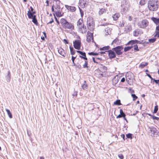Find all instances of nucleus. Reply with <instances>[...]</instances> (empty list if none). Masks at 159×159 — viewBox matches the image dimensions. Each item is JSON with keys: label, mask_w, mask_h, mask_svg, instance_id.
<instances>
[{"label": "nucleus", "mask_w": 159, "mask_h": 159, "mask_svg": "<svg viewBox=\"0 0 159 159\" xmlns=\"http://www.w3.org/2000/svg\"><path fill=\"white\" fill-rule=\"evenodd\" d=\"M159 2L158 0H149L148 2V7L150 11H154L157 10L158 8Z\"/></svg>", "instance_id": "obj_1"}, {"label": "nucleus", "mask_w": 159, "mask_h": 159, "mask_svg": "<svg viewBox=\"0 0 159 159\" xmlns=\"http://www.w3.org/2000/svg\"><path fill=\"white\" fill-rule=\"evenodd\" d=\"M60 23L62 27L65 29H74V26L71 23L67 21L66 19L62 18L60 20Z\"/></svg>", "instance_id": "obj_2"}, {"label": "nucleus", "mask_w": 159, "mask_h": 159, "mask_svg": "<svg viewBox=\"0 0 159 159\" xmlns=\"http://www.w3.org/2000/svg\"><path fill=\"white\" fill-rule=\"evenodd\" d=\"M77 27L79 31L82 34L85 33L87 31L86 27L84 26L82 19H80L77 22Z\"/></svg>", "instance_id": "obj_3"}, {"label": "nucleus", "mask_w": 159, "mask_h": 159, "mask_svg": "<svg viewBox=\"0 0 159 159\" xmlns=\"http://www.w3.org/2000/svg\"><path fill=\"white\" fill-rule=\"evenodd\" d=\"M87 24L88 29L91 31H93L94 28V23L93 18L91 17L87 18Z\"/></svg>", "instance_id": "obj_4"}, {"label": "nucleus", "mask_w": 159, "mask_h": 159, "mask_svg": "<svg viewBox=\"0 0 159 159\" xmlns=\"http://www.w3.org/2000/svg\"><path fill=\"white\" fill-rule=\"evenodd\" d=\"M121 7L123 12H125L129 9V5L127 0H123L121 2Z\"/></svg>", "instance_id": "obj_5"}, {"label": "nucleus", "mask_w": 159, "mask_h": 159, "mask_svg": "<svg viewBox=\"0 0 159 159\" xmlns=\"http://www.w3.org/2000/svg\"><path fill=\"white\" fill-rule=\"evenodd\" d=\"M138 40H130L126 45L131 44L132 46L133 47L132 50L134 49L135 51V52L139 51L138 47L137 44H135V43H137Z\"/></svg>", "instance_id": "obj_6"}, {"label": "nucleus", "mask_w": 159, "mask_h": 159, "mask_svg": "<svg viewBox=\"0 0 159 159\" xmlns=\"http://www.w3.org/2000/svg\"><path fill=\"white\" fill-rule=\"evenodd\" d=\"M123 49L122 46H117L112 48V50L115 51V53L117 55H120L122 54L123 52L122 51Z\"/></svg>", "instance_id": "obj_7"}, {"label": "nucleus", "mask_w": 159, "mask_h": 159, "mask_svg": "<svg viewBox=\"0 0 159 159\" xmlns=\"http://www.w3.org/2000/svg\"><path fill=\"white\" fill-rule=\"evenodd\" d=\"M148 22L146 20H144L139 22L138 24L139 27L142 28H144L148 25Z\"/></svg>", "instance_id": "obj_8"}, {"label": "nucleus", "mask_w": 159, "mask_h": 159, "mask_svg": "<svg viewBox=\"0 0 159 159\" xmlns=\"http://www.w3.org/2000/svg\"><path fill=\"white\" fill-rule=\"evenodd\" d=\"M73 44L75 48L78 50L80 49L81 45L80 40H75L73 42Z\"/></svg>", "instance_id": "obj_9"}, {"label": "nucleus", "mask_w": 159, "mask_h": 159, "mask_svg": "<svg viewBox=\"0 0 159 159\" xmlns=\"http://www.w3.org/2000/svg\"><path fill=\"white\" fill-rule=\"evenodd\" d=\"M107 52H108V56L110 59L116 57V54L112 50H108L107 51Z\"/></svg>", "instance_id": "obj_10"}, {"label": "nucleus", "mask_w": 159, "mask_h": 159, "mask_svg": "<svg viewBox=\"0 0 159 159\" xmlns=\"http://www.w3.org/2000/svg\"><path fill=\"white\" fill-rule=\"evenodd\" d=\"M143 33L142 30L140 29H137L134 30L133 33V35L134 36H138Z\"/></svg>", "instance_id": "obj_11"}, {"label": "nucleus", "mask_w": 159, "mask_h": 159, "mask_svg": "<svg viewBox=\"0 0 159 159\" xmlns=\"http://www.w3.org/2000/svg\"><path fill=\"white\" fill-rule=\"evenodd\" d=\"M99 67V70L102 73L107 72V67L103 65L102 64H100Z\"/></svg>", "instance_id": "obj_12"}, {"label": "nucleus", "mask_w": 159, "mask_h": 159, "mask_svg": "<svg viewBox=\"0 0 159 159\" xmlns=\"http://www.w3.org/2000/svg\"><path fill=\"white\" fill-rule=\"evenodd\" d=\"M79 5L81 8H84L87 5L86 1L84 0H80Z\"/></svg>", "instance_id": "obj_13"}, {"label": "nucleus", "mask_w": 159, "mask_h": 159, "mask_svg": "<svg viewBox=\"0 0 159 159\" xmlns=\"http://www.w3.org/2000/svg\"><path fill=\"white\" fill-rule=\"evenodd\" d=\"M112 29L110 27H107L105 29V35H109L111 33Z\"/></svg>", "instance_id": "obj_14"}, {"label": "nucleus", "mask_w": 159, "mask_h": 159, "mask_svg": "<svg viewBox=\"0 0 159 159\" xmlns=\"http://www.w3.org/2000/svg\"><path fill=\"white\" fill-rule=\"evenodd\" d=\"M65 7L68 10L71 12H74L76 10V8L75 7L69 6L67 5H65Z\"/></svg>", "instance_id": "obj_15"}, {"label": "nucleus", "mask_w": 159, "mask_h": 159, "mask_svg": "<svg viewBox=\"0 0 159 159\" xmlns=\"http://www.w3.org/2000/svg\"><path fill=\"white\" fill-rule=\"evenodd\" d=\"M119 80V77L118 75H116L113 77L112 80V84L113 85H116L118 82Z\"/></svg>", "instance_id": "obj_16"}, {"label": "nucleus", "mask_w": 159, "mask_h": 159, "mask_svg": "<svg viewBox=\"0 0 159 159\" xmlns=\"http://www.w3.org/2000/svg\"><path fill=\"white\" fill-rule=\"evenodd\" d=\"M58 53L63 57H65L66 53L64 50L61 48H57Z\"/></svg>", "instance_id": "obj_17"}, {"label": "nucleus", "mask_w": 159, "mask_h": 159, "mask_svg": "<svg viewBox=\"0 0 159 159\" xmlns=\"http://www.w3.org/2000/svg\"><path fill=\"white\" fill-rule=\"evenodd\" d=\"M87 40H93V34L88 31L86 36Z\"/></svg>", "instance_id": "obj_18"}, {"label": "nucleus", "mask_w": 159, "mask_h": 159, "mask_svg": "<svg viewBox=\"0 0 159 159\" xmlns=\"http://www.w3.org/2000/svg\"><path fill=\"white\" fill-rule=\"evenodd\" d=\"M150 131L152 132V134H153V136H154L156 135V131H157V129L153 127H151L149 128Z\"/></svg>", "instance_id": "obj_19"}, {"label": "nucleus", "mask_w": 159, "mask_h": 159, "mask_svg": "<svg viewBox=\"0 0 159 159\" xmlns=\"http://www.w3.org/2000/svg\"><path fill=\"white\" fill-rule=\"evenodd\" d=\"M6 80L7 82H9L11 80V74L10 71H8V73L5 77Z\"/></svg>", "instance_id": "obj_20"}, {"label": "nucleus", "mask_w": 159, "mask_h": 159, "mask_svg": "<svg viewBox=\"0 0 159 159\" xmlns=\"http://www.w3.org/2000/svg\"><path fill=\"white\" fill-rule=\"evenodd\" d=\"M151 20L154 22L157 25L159 24V19L154 17H152L151 18Z\"/></svg>", "instance_id": "obj_21"}, {"label": "nucleus", "mask_w": 159, "mask_h": 159, "mask_svg": "<svg viewBox=\"0 0 159 159\" xmlns=\"http://www.w3.org/2000/svg\"><path fill=\"white\" fill-rule=\"evenodd\" d=\"M27 15L28 18L30 19H31V18H33L34 16H35V15H34L32 13V12H31L29 9L27 12Z\"/></svg>", "instance_id": "obj_22"}, {"label": "nucleus", "mask_w": 159, "mask_h": 159, "mask_svg": "<svg viewBox=\"0 0 159 159\" xmlns=\"http://www.w3.org/2000/svg\"><path fill=\"white\" fill-rule=\"evenodd\" d=\"M81 56H80L79 57L81 59H83L85 60H87L88 58L86 57V53L85 52H83L81 54Z\"/></svg>", "instance_id": "obj_23"}, {"label": "nucleus", "mask_w": 159, "mask_h": 159, "mask_svg": "<svg viewBox=\"0 0 159 159\" xmlns=\"http://www.w3.org/2000/svg\"><path fill=\"white\" fill-rule=\"evenodd\" d=\"M120 16L119 13H116L112 16V17L114 20H116L119 18Z\"/></svg>", "instance_id": "obj_24"}, {"label": "nucleus", "mask_w": 159, "mask_h": 159, "mask_svg": "<svg viewBox=\"0 0 159 159\" xmlns=\"http://www.w3.org/2000/svg\"><path fill=\"white\" fill-rule=\"evenodd\" d=\"M82 89L84 90H85L87 89L88 87V85L86 83V81H84L83 84H82Z\"/></svg>", "instance_id": "obj_25"}, {"label": "nucleus", "mask_w": 159, "mask_h": 159, "mask_svg": "<svg viewBox=\"0 0 159 159\" xmlns=\"http://www.w3.org/2000/svg\"><path fill=\"white\" fill-rule=\"evenodd\" d=\"M31 19H32V21L33 23H34L35 25H37L38 24V21L37 20L36 18V16H34V17L33 18H31Z\"/></svg>", "instance_id": "obj_26"}, {"label": "nucleus", "mask_w": 159, "mask_h": 159, "mask_svg": "<svg viewBox=\"0 0 159 159\" xmlns=\"http://www.w3.org/2000/svg\"><path fill=\"white\" fill-rule=\"evenodd\" d=\"M70 54L72 55H74L75 53V51L74 49L72 47H71V46H70Z\"/></svg>", "instance_id": "obj_27"}, {"label": "nucleus", "mask_w": 159, "mask_h": 159, "mask_svg": "<svg viewBox=\"0 0 159 159\" xmlns=\"http://www.w3.org/2000/svg\"><path fill=\"white\" fill-rule=\"evenodd\" d=\"M133 48V47L131 45V46H128L126 47H125L124 48V51L125 52H126L128 51H129L130 50H132Z\"/></svg>", "instance_id": "obj_28"}, {"label": "nucleus", "mask_w": 159, "mask_h": 159, "mask_svg": "<svg viewBox=\"0 0 159 159\" xmlns=\"http://www.w3.org/2000/svg\"><path fill=\"white\" fill-rule=\"evenodd\" d=\"M110 48V47L108 46H104L102 48H100L99 50L100 51H102V50H109V49Z\"/></svg>", "instance_id": "obj_29"}, {"label": "nucleus", "mask_w": 159, "mask_h": 159, "mask_svg": "<svg viewBox=\"0 0 159 159\" xmlns=\"http://www.w3.org/2000/svg\"><path fill=\"white\" fill-rule=\"evenodd\" d=\"M132 30V27L130 25H128L126 26L125 28V31L127 32H129Z\"/></svg>", "instance_id": "obj_30"}, {"label": "nucleus", "mask_w": 159, "mask_h": 159, "mask_svg": "<svg viewBox=\"0 0 159 159\" xmlns=\"http://www.w3.org/2000/svg\"><path fill=\"white\" fill-rule=\"evenodd\" d=\"M6 111L7 112V113L9 116V117L10 118H11L12 117V115L10 111L8 109H6Z\"/></svg>", "instance_id": "obj_31"}, {"label": "nucleus", "mask_w": 159, "mask_h": 159, "mask_svg": "<svg viewBox=\"0 0 159 159\" xmlns=\"http://www.w3.org/2000/svg\"><path fill=\"white\" fill-rule=\"evenodd\" d=\"M148 65V63L147 62H145L144 63H141L139 65V67L142 68H143L144 67L147 66Z\"/></svg>", "instance_id": "obj_32"}, {"label": "nucleus", "mask_w": 159, "mask_h": 159, "mask_svg": "<svg viewBox=\"0 0 159 159\" xmlns=\"http://www.w3.org/2000/svg\"><path fill=\"white\" fill-rule=\"evenodd\" d=\"M114 104L116 105H121L120 101V100H117L114 102Z\"/></svg>", "instance_id": "obj_33"}, {"label": "nucleus", "mask_w": 159, "mask_h": 159, "mask_svg": "<svg viewBox=\"0 0 159 159\" xmlns=\"http://www.w3.org/2000/svg\"><path fill=\"white\" fill-rule=\"evenodd\" d=\"M88 54L89 55H92L94 56H97L99 54L97 52H89Z\"/></svg>", "instance_id": "obj_34"}, {"label": "nucleus", "mask_w": 159, "mask_h": 159, "mask_svg": "<svg viewBox=\"0 0 159 159\" xmlns=\"http://www.w3.org/2000/svg\"><path fill=\"white\" fill-rule=\"evenodd\" d=\"M55 14L57 17H61L62 16L61 12L57 11L55 12Z\"/></svg>", "instance_id": "obj_35"}, {"label": "nucleus", "mask_w": 159, "mask_h": 159, "mask_svg": "<svg viewBox=\"0 0 159 159\" xmlns=\"http://www.w3.org/2000/svg\"><path fill=\"white\" fill-rule=\"evenodd\" d=\"M130 73H127L125 75L126 79V81H127L128 79L129 80H130L131 78L130 76L129 75V74Z\"/></svg>", "instance_id": "obj_36"}, {"label": "nucleus", "mask_w": 159, "mask_h": 159, "mask_svg": "<svg viewBox=\"0 0 159 159\" xmlns=\"http://www.w3.org/2000/svg\"><path fill=\"white\" fill-rule=\"evenodd\" d=\"M106 11V10L104 8H102L99 11V15H101L104 12Z\"/></svg>", "instance_id": "obj_37"}, {"label": "nucleus", "mask_w": 159, "mask_h": 159, "mask_svg": "<svg viewBox=\"0 0 159 159\" xmlns=\"http://www.w3.org/2000/svg\"><path fill=\"white\" fill-rule=\"evenodd\" d=\"M132 134L130 133H128L126 134V137L127 138L130 139H132Z\"/></svg>", "instance_id": "obj_38"}, {"label": "nucleus", "mask_w": 159, "mask_h": 159, "mask_svg": "<svg viewBox=\"0 0 159 159\" xmlns=\"http://www.w3.org/2000/svg\"><path fill=\"white\" fill-rule=\"evenodd\" d=\"M156 40H148V42H143V44L144 45H145L146 44H148L149 43H154Z\"/></svg>", "instance_id": "obj_39"}, {"label": "nucleus", "mask_w": 159, "mask_h": 159, "mask_svg": "<svg viewBox=\"0 0 159 159\" xmlns=\"http://www.w3.org/2000/svg\"><path fill=\"white\" fill-rule=\"evenodd\" d=\"M73 36H74V37L75 39H80V37L76 33H75L74 32V33L73 34Z\"/></svg>", "instance_id": "obj_40"}, {"label": "nucleus", "mask_w": 159, "mask_h": 159, "mask_svg": "<svg viewBox=\"0 0 159 159\" xmlns=\"http://www.w3.org/2000/svg\"><path fill=\"white\" fill-rule=\"evenodd\" d=\"M120 112L122 115V116L123 117H125L126 115L123 112V110L122 109H120Z\"/></svg>", "instance_id": "obj_41"}, {"label": "nucleus", "mask_w": 159, "mask_h": 159, "mask_svg": "<svg viewBox=\"0 0 159 159\" xmlns=\"http://www.w3.org/2000/svg\"><path fill=\"white\" fill-rule=\"evenodd\" d=\"M158 110V107L157 105L156 106L154 107V109L153 111V113H156L157 112Z\"/></svg>", "instance_id": "obj_42"}, {"label": "nucleus", "mask_w": 159, "mask_h": 159, "mask_svg": "<svg viewBox=\"0 0 159 159\" xmlns=\"http://www.w3.org/2000/svg\"><path fill=\"white\" fill-rule=\"evenodd\" d=\"M131 96L133 98V100L134 101L135 100L138 98L134 94H132Z\"/></svg>", "instance_id": "obj_43"}, {"label": "nucleus", "mask_w": 159, "mask_h": 159, "mask_svg": "<svg viewBox=\"0 0 159 159\" xmlns=\"http://www.w3.org/2000/svg\"><path fill=\"white\" fill-rule=\"evenodd\" d=\"M88 62L86 61H85V63L83 65V67L84 68H85L88 67Z\"/></svg>", "instance_id": "obj_44"}, {"label": "nucleus", "mask_w": 159, "mask_h": 159, "mask_svg": "<svg viewBox=\"0 0 159 159\" xmlns=\"http://www.w3.org/2000/svg\"><path fill=\"white\" fill-rule=\"evenodd\" d=\"M146 74L151 79V80H153H153L154 79L152 77V76H151V75H150V74H149L148 73H146Z\"/></svg>", "instance_id": "obj_45"}, {"label": "nucleus", "mask_w": 159, "mask_h": 159, "mask_svg": "<svg viewBox=\"0 0 159 159\" xmlns=\"http://www.w3.org/2000/svg\"><path fill=\"white\" fill-rule=\"evenodd\" d=\"M152 119H153V120H159V118L158 117H156L154 116H152Z\"/></svg>", "instance_id": "obj_46"}, {"label": "nucleus", "mask_w": 159, "mask_h": 159, "mask_svg": "<svg viewBox=\"0 0 159 159\" xmlns=\"http://www.w3.org/2000/svg\"><path fill=\"white\" fill-rule=\"evenodd\" d=\"M80 12V14L81 17H83L84 15V12L83 11H82V10H81V9L80 8V7H79Z\"/></svg>", "instance_id": "obj_47"}, {"label": "nucleus", "mask_w": 159, "mask_h": 159, "mask_svg": "<svg viewBox=\"0 0 159 159\" xmlns=\"http://www.w3.org/2000/svg\"><path fill=\"white\" fill-rule=\"evenodd\" d=\"M118 157L120 159H123L124 158V156L122 154H119L118 155Z\"/></svg>", "instance_id": "obj_48"}, {"label": "nucleus", "mask_w": 159, "mask_h": 159, "mask_svg": "<svg viewBox=\"0 0 159 159\" xmlns=\"http://www.w3.org/2000/svg\"><path fill=\"white\" fill-rule=\"evenodd\" d=\"M156 34H157V33H159V25L158 26H157L156 27Z\"/></svg>", "instance_id": "obj_49"}, {"label": "nucleus", "mask_w": 159, "mask_h": 159, "mask_svg": "<svg viewBox=\"0 0 159 159\" xmlns=\"http://www.w3.org/2000/svg\"><path fill=\"white\" fill-rule=\"evenodd\" d=\"M153 81L156 83V84H159V79L156 80L154 79Z\"/></svg>", "instance_id": "obj_50"}, {"label": "nucleus", "mask_w": 159, "mask_h": 159, "mask_svg": "<svg viewBox=\"0 0 159 159\" xmlns=\"http://www.w3.org/2000/svg\"><path fill=\"white\" fill-rule=\"evenodd\" d=\"M125 23L124 22H122L121 23H120L119 24V26L120 27H122L124 26Z\"/></svg>", "instance_id": "obj_51"}, {"label": "nucleus", "mask_w": 159, "mask_h": 159, "mask_svg": "<svg viewBox=\"0 0 159 159\" xmlns=\"http://www.w3.org/2000/svg\"><path fill=\"white\" fill-rule=\"evenodd\" d=\"M92 59H93V62L94 63H97V64H98L99 62H98V61H96L95 60V58L94 57H92Z\"/></svg>", "instance_id": "obj_52"}, {"label": "nucleus", "mask_w": 159, "mask_h": 159, "mask_svg": "<svg viewBox=\"0 0 159 159\" xmlns=\"http://www.w3.org/2000/svg\"><path fill=\"white\" fill-rule=\"evenodd\" d=\"M76 58V57H74L73 56H72L71 60H72V61L73 62H74Z\"/></svg>", "instance_id": "obj_53"}, {"label": "nucleus", "mask_w": 159, "mask_h": 159, "mask_svg": "<svg viewBox=\"0 0 159 159\" xmlns=\"http://www.w3.org/2000/svg\"><path fill=\"white\" fill-rule=\"evenodd\" d=\"M121 137V138H122L123 139H124V140H125V135L124 134H122L121 135H120Z\"/></svg>", "instance_id": "obj_54"}, {"label": "nucleus", "mask_w": 159, "mask_h": 159, "mask_svg": "<svg viewBox=\"0 0 159 159\" xmlns=\"http://www.w3.org/2000/svg\"><path fill=\"white\" fill-rule=\"evenodd\" d=\"M122 117V115L120 113V114H119L118 116H117L116 118H121Z\"/></svg>", "instance_id": "obj_55"}, {"label": "nucleus", "mask_w": 159, "mask_h": 159, "mask_svg": "<svg viewBox=\"0 0 159 159\" xmlns=\"http://www.w3.org/2000/svg\"><path fill=\"white\" fill-rule=\"evenodd\" d=\"M106 52H107V51H101L99 52V53L102 54H105Z\"/></svg>", "instance_id": "obj_56"}, {"label": "nucleus", "mask_w": 159, "mask_h": 159, "mask_svg": "<svg viewBox=\"0 0 159 159\" xmlns=\"http://www.w3.org/2000/svg\"><path fill=\"white\" fill-rule=\"evenodd\" d=\"M73 95L74 96H77V91H75Z\"/></svg>", "instance_id": "obj_57"}, {"label": "nucleus", "mask_w": 159, "mask_h": 159, "mask_svg": "<svg viewBox=\"0 0 159 159\" xmlns=\"http://www.w3.org/2000/svg\"><path fill=\"white\" fill-rule=\"evenodd\" d=\"M125 81V78L123 77V78H122V79H121V82H124Z\"/></svg>", "instance_id": "obj_58"}, {"label": "nucleus", "mask_w": 159, "mask_h": 159, "mask_svg": "<svg viewBox=\"0 0 159 159\" xmlns=\"http://www.w3.org/2000/svg\"><path fill=\"white\" fill-rule=\"evenodd\" d=\"M76 52H77V53H79L80 55L81 54V53H82L83 52L79 50L76 51Z\"/></svg>", "instance_id": "obj_59"}, {"label": "nucleus", "mask_w": 159, "mask_h": 159, "mask_svg": "<svg viewBox=\"0 0 159 159\" xmlns=\"http://www.w3.org/2000/svg\"><path fill=\"white\" fill-rule=\"evenodd\" d=\"M140 4L141 5H143L145 4V2H142V0H141V1L140 2Z\"/></svg>", "instance_id": "obj_60"}, {"label": "nucleus", "mask_w": 159, "mask_h": 159, "mask_svg": "<svg viewBox=\"0 0 159 159\" xmlns=\"http://www.w3.org/2000/svg\"><path fill=\"white\" fill-rule=\"evenodd\" d=\"M30 10L31 11V12H32V11H34V9L33 8V7H32L30 6Z\"/></svg>", "instance_id": "obj_61"}, {"label": "nucleus", "mask_w": 159, "mask_h": 159, "mask_svg": "<svg viewBox=\"0 0 159 159\" xmlns=\"http://www.w3.org/2000/svg\"><path fill=\"white\" fill-rule=\"evenodd\" d=\"M55 20L56 21L57 23L58 24L59 23V21L58 20L57 18L55 17Z\"/></svg>", "instance_id": "obj_62"}, {"label": "nucleus", "mask_w": 159, "mask_h": 159, "mask_svg": "<svg viewBox=\"0 0 159 159\" xmlns=\"http://www.w3.org/2000/svg\"><path fill=\"white\" fill-rule=\"evenodd\" d=\"M63 41L65 44H68L69 43L68 40H63Z\"/></svg>", "instance_id": "obj_63"}, {"label": "nucleus", "mask_w": 159, "mask_h": 159, "mask_svg": "<svg viewBox=\"0 0 159 159\" xmlns=\"http://www.w3.org/2000/svg\"><path fill=\"white\" fill-rule=\"evenodd\" d=\"M155 36H157V37H159V33H157V34L155 35Z\"/></svg>", "instance_id": "obj_64"}]
</instances>
